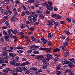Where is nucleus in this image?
Instances as JSON below:
<instances>
[{
    "label": "nucleus",
    "mask_w": 75,
    "mask_h": 75,
    "mask_svg": "<svg viewBox=\"0 0 75 75\" xmlns=\"http://www.w3.org/2000/svg\"><path fill=\"white\" fill-rule=\"evenodd\" d=\"M43 64L44 65L47 66L49 65V63H48V62L46 60L45 61V62L43 63Z\"/></svg>",
    "instance_id": "obj_14"
},
{
    "label": "nucleus",
    "mask_w": 75,
    "mask_h": 75,
    "mask_svg": "<svg viewBox=\"0 0 75 75\" xmlns=\"http://www.w3.org/2000/svg\"><path fill=\"white\" fill-rule=\"evenodd\" d=\"M63 45H64V46L66 47L67 46H68V45H69V43L67 42H63Z\"/></svg>",
    "instance_id": "obj_15"
},
{
    "label": "nucleus",
    "mask_w": 75,
    "mask_h": 75,
    "mask_svg": "<svg viewBox=\"0 0 75 75\" xmlns=\"http://www.w3.org/2000/svg\"><path fill=\"white\" fill-rule=\"evenodd\" d=\"M68 66L70 68H73L74 67V64H73V63L72 62H69L68 61Z\"/></svg>",
    "instance_id": "obj_3"
},
{
    "label": "nucleus",
    "mask_w": 75,
    "mask_h": 75,
    "mask_svg": "<svg viewBox=\"0 0 75 75\" xmlns=\"http://www.w3.org/2000/svg\"><path fill=\"white\" fill-rule=\"evenodd\" d=\"M49 24H50V25H54V23H52V22H51V21H49L48 22Z\"/></svg>",
    "instance_id": "obj_48"
},
{
    "label": "nucleus",
    "mask_w": 75,
    "mask_h": 75,
    "mask_svg": "<svg viewBox=\"0 0 75 75\" xmlns=\"http://www.w3.org/2000/svg\"><path fill=\"white\" fill-rule=\"evenodd\" d=\"M25 65H29L30 64V63L28 62H25Z\"/></svg>",
    "instance_id": "obj_59"
},
{
    "label": "nucleus",
    "mask_w": 75,
    "mask_h": 75,
    "mask_svg": "<svg viewBox=\"0 0 75 75\" xmlns=\"http://www.w3.org/2000/svg\"><path fill=\"white\" fill-rule=\"evenodd\" d=\"M28 29L29 30H30L31 31H34V30H35V29L33 28H28Z\"/></svg>",
    "instance_id": "obj_35"
},
{
    "label": "nucleus",
    "mask_w": 75,
    "mask_h": 75,
    "mask_svg": "<svg viewBox=\"0 0 75 75\" xmlns=\"http://www.w3.org/2000/svg\"><path fill=\"white\" fill-rule=\"evenodd\" d=\"M42 69H47V67L45 66H42Z\"/></svg>",
    "instance_id": "obj_57"
},
{
    "label": "nucleus",
    "mask_w": 75,
    "mask_h": 75,
    "mask_svg": "<svg viewBox=\"0 0 75 75\" xmlns=\"http://www.w3.org/2000/svg\"><path fill=\"white\" fill-rule=\"evenodd\" d=\"M30 70H32L33 71H37L38 70V69L35 67H32L30 69Z\"/></svg>",
    "instance_id": "obj_12"
},
{
    "label": "nucleus",
    "mask_w": 75,
    "mask_h": 75,
    "mask_svg": "<svg viewBox=\"0 0 75 75\" xmlns=\"http://www.w3.org/2000/svg\"><path fill=\"white\" fill-rule=\"evenodd\" d=\"M13 50L14 49L13 47H10L9 50H6V51H8V52H13Z\"/></svg>",
    "instance_id": "obj_8"
},
{
    "label": "nucleus",
    "mask_w": 75,
    "mask_h": 75,
    "mask_svg": "<svg viewBox=\"0 0 75 75\" xmlns=\"http://www.w3.org/2000/svg\"><path fill=\"white\" fill-rule=\"evenodd\" d=\"M34 6L35 7H39V5L38 4H37L36 3H34Z\"/></svg>",
    "instance_id": "obj_38"
},
{
    "label": "nucleus",
    "mask_w": 75,
    "mask_h": 75,
    "mask_svg": "<svg viewBox=\"0 0 75 75\" xmlns=\"http://www.w3.org/2000/svg\"><path fill=\"white\" fill-rule=\"evenodd\" d=\"M11 30L12 32H13V34H15V35H16V34H17L18 33V32H17V30H14V32L13 30Z\"/></svg>",
    "instance_id": "obj_20"
},
{
    "label": "nucleus",
    "mask_w": 75,
    "mask_h": 75,
    "mask_svg": "<svg viewBox=\"0 0 75 75\" xmlns=\"http://www.w3.org/2000/svg\"><path fill=\"white\" fill-rule=\"evenodd\" d=\"M56 73L58 75H59L61 74V72L60 71H56Z\"/></svg>",
    "instance_id": "obj_24"
},
{
    "label": "nucleus",
    "mask_w": 75,
    "mask_h": 75,
    "mask_svg": "<svg viewBox=\"0 0 75 75\" xmlns=\"http://www.w3.org/2000/svg\"><path fill=\"white\" fill-rule=\"evenodd\" d=\"M9 55L11 57H12L13 58H14V54L12 53H9Z\"/></svg>",
    "instance_id": "obj_21"
},
{
    "label": "nucleus",
    "mask_w": 75,
    "mask_h": 75,
    "mask_svg": "<svg viewBox=\"0 0 75 75\" xmlns=\"http://www.w3.org/2000/svg\"><path fill=\"white\" fill-rule=\"evenodd\" d=\"M53 51V52H57L60 51V49H58V48H57L56 49L54 50Z\"/></svg>",
    "instance_id": "obj_16"
},
{
    "label": "nucleus",
    "mask_w": 75,
    "mask_h": 75,
    "mask_svg": "<svg viewBox=\"0 0 75 75\" xmlns=\"http://www.w3.org/2000/svg\"><path fill=\"white\" fill-rule=\"evenodd\" d=\"M30 12H29V11H26L25 12V14L29 15V14H30Z\"/></svg>",
    "instance_id": "obj_54"
},
{
    "label": "nucleus",
    "mask_w": 75,
    "mask_h": 75,
    "mask_svg": "<svg viewBox=\"0 0 75 75\" xmlns=\"http://www.w3.org/2000/svg\"><path fill=\"white\" fill-rule=\"evenodd\" d=\"M7 54L5 52H3V53L0 54L1 57H5V56H7Z\"/></svg>",
    "instance_id": "obj_10"
},
{
    "label": "nucleus",
    "mask_w": 75,
    "mask_h": 75,
    "mask_svg": "<svg viewBox=\"0 0 75 75\" xmlns=\"http://www.w3.org/2000/svg\"><path fill=\"white\" fill-rule=\"evenodd\" d=\"M66 20H67V21H68V22H71V19H70L69 18H67V19H66Z\"/></svg>",
    "instance_id": "obj_56"
},
{
    "label": "nucleus",
    "mask_w": 75,
    "mask_h": 75,
    "mask_svg": "<svg viewBox=\"0 0 75 75\" xmlns=\"http://www.w3.org/2000/svg\"><path fill=\"white\" fill-rule=\"evenodd\" d=\"M33 17H38V15L37 14H34L33 16Z\"/></svg>",
    "instance_id": "obj_62"
},
{
    "label": "nucleus",
    "mask_w": 75,
    "mask_h": 75,
    "mask_svg": "<svg viewBox=\"0 0 75 75\" xmlns=\"http://www.w3.org/2000/svg\"><path fill=\"white\" fill-rule=\"evenodd\" d=\"M20 65V64L19 63H17L15 64V66H17V67H19Z\"/></svg>",
    "instance_id": "obj_58"
},
{
    "label": "nucleus",
    "mask_w": 75,
    "mask_h": 75,
    "mask_svg": "<svg viewBox=\"0 0 75 75\" xmlns=\"http://www.w3.org/2000/svg\"><path fill=\"white\" fill-rule=\"evenodd\" d=\"M15 70H17V71L19 72H21L23 71V69L21 67H19L18 68H15Z\"/></svg>",
    "instance_id": "obj_5"
},
{
    "label": "nucleus",
    "mask_w": 75,
    "mask_h": 75,
    "mask_svg": "<svg viewBox=\"0 0 75 75\" xmlns=\"http://www.w3.org/2000/svg\"><path fill=\"white\" fill-rule=\"evenodd\" d=\"M33 21V22H36L37 21L38 19L37 18L35 17H33L32 18Z\"/></svg>",
    "instance_id": "obj_17"
},
{
    "label": "nucleus",
    "mask_w": 75,
    "mask_h": 75,
    "mask_svg": "<svg viewBox=\"0 0 75 75\" xmlns=\"http://www.w3.org/2000/svg\"><path fill=\"white\" fill-rule=\"evenodd\" d=\"M54 23L55 26H57V25H58L59 24V23H58V22H56L55 21L54 22Z\"/></svg>",
    "instance_id": "obj_46"
},
{
    "label": "nucleus",
    "mask_w": 75,
    "mask_h": 75,
    "mask_svg": "<svg viewBox=\"0 0 75 75\" xmlns=\"http://www.w3.org/2000/svg\"><path fill=\"white\" fill-rule=\"evenodd\" d=\"M59 59V58L58 57H56L54 59V61H57Z\"/></svg>",
    "instance_id": "obj_49"
},
{
    "label": "nucleus",
    "mask_w": 75,
    "mask_h": 75,
    "mask_svg": "<svg viewBox=\"0 0 75 75\" xmlns=\"http://www.w3.org/2000/svg\"><path fill=\"white\" fill-rule=\"evenodd\" d=\"M30 38L31 39L32 41H37V40L35 38H34V37L32 36L30 37Z\"/></svg>",
    "instance_id": "obj_11"
},
{
    "label": "nucleus",
    "mask_w": 75,
    "mask_h": 75,
    "mask_svg": "<svg viewBox=\"0 0 75 75\" xmlns=\"http://www.w3.org/2000/svg\"><path fill=\"white\" fill-rule=\"evenodd\" d=\"M28 20L30 21H31L32 20V18H31V16L28 17Z\"/></svg>",
    "instance_id": "obj_55"
},
{
    "label": "nucleus",
    "mask_w": 75,
    "mask_h": 75,
    "mask_svg": "<svg viewBox=\"0 0 75 75\" xmlns=\"http://www.w3.org/2000/svg\"><path fill=\"white\" fill-rule=\"evenodd\" d=\"M35 2V1L34 0H29L28 1V3H33Z\"/></svg>",
    "instance_id": "obj_22"
},
{
    "label": "nucleus",
    "mask_w": 75,
    "mask_h": 75,
    "mask_svg": "<svg viewBox=\"0 0 75 75\" xmlns=\"http://www.w3.org/2000/svg\"><path fill=\"white\" fill-rule=\"evenodd\" d=\"M17 52L18 53H23V51L20 50H17Z\"/></svg>",
    "instance_id": "obj_36"
},
{
    "label": "nucleus",
    "mask_w": 75,
    "mask_h": 75,
    "mask_svg": "<svg viewBox=\"0 0 75 75\" xmlns=\"http://www.w3.org/2000/svg\"><path fill=\"white\" fill-rule=\"evenodd\" d=\"M31 71L30 70H26L25 73L26 74H28L30 73Z\"/></svg>",
    "instance_id": "obj_37"
},
{
    "label": "nucleus",
    "mask_w": 75,
    "mask_h": 75,
    "mask_svg": "<svg viewBox=\"0 0 75 75\" xmlns=\"http://www.w3.org/2000/svg\"><path fill=\"white\" fill-rule=\"evenodd\" d=\"M37 59H41V58H43V57L41 56H38L36 57Z\"/></svg>",
    "instance_id": "obj_40"
},
{
    "label": "nucleus",
    "mask_w": 75,
    "mask_h": 75,
    "mask_svg": "<svg viewBox=\"0 0 75 75\" xmlns=\"http://www.w3.org/2000/svg\"><path fill=\"white\" fill-rule=\"evenodd\" d=\"M47 43L48 44L49 46L51 47L52 45V43L50 41H47Z\"/></svg>",
    "instance_id": "obj_30"
},
{
    "label": "nucleus",
    "mask_w": 75,
    "mask_h": 75,
    "mask_svg": "<svg viewBox=\"0 0 75 75\" xmlns=\"http://www.w3.org/2000/svg\"><path fill=\"white\" fill-rule=\"evenodd\" d=\"M36 13L38 14L39 13H42V11L40 10H37L36 11Z\"/></svg>",
    "instance_id": "obj_45"
},
{
    "label": "nucleus",
    "mask_w": 75,
    "mask_h": 75,
    "mask_svg": "<svg viewBox=\"0 0 75 75\" xmlns=\"http://www.w3.org/2000/svg\"><path fill=\"white\" fill-rule=\"evenodd\" d=\"M15 71L11 72V74H13V75H17V73H18L17 72V71H16V70L15 69Z\"/></svg>",
    "instance_id": "obj_13"
},
{
    "label": "nucleus",
    "mask_w": 75,
    "mask_h": 75,
    "mask_svg": "<svg viewBox=\"0 0 75 75\" xmlns=\"http://www.w3.org/2000/svg\"><path fill=\"white\" fill-rule=\"evenodd\" d=\"M33 52L34 54H39V52L37 51L36 50H33Z\"/></svg>",
    "instance_id": "obj_29"
},
{
    "label": "nucleus",
    "mask_w": 75,
    "mask_h": 75,
    "mask_svg": "<svg viewBox=\"0 0 75 75\" xmlns=\"http://www.w3.org/2000/svg\"><path fill=\"white\" fill-rule=\"evenodd\" d=\"M45 57L48 59H52L53 58V57L52 56V55L50 54H48L45 55Z\"/></svg>",
    "instance_id": "obj_1"
},
{
    "label": "nucleus",
    "mask_w": 75,
    "mask_h": 75,
    "mask_svg": "<svg viewBox=\"0 0 75 75\" xmlns=\"http://www.w3.org/2000/svg\"><path fill=\"white\" fill-rule=\"evenodd\" d=\"M50 11L47 10L46 11V14H50Z\"/></svg>",
    "instance_id": "obj_61"
},
{
    "label": "nucleus",
    "mask_w": 75,
    "mask_h": 75,
    "mask_svg": "<svg viewBox=\"0 0 75 75\" xmlns=\"http://www.w3.org/2000/svg\"><path fill=\"white\" fill-rule=\"evenodd\" d=\"M65 46L64 45L61 46L60 47V48L62 49L63 51H65Z\"/></svg>",
    "instance_id": "obj_19"
},
{
    "label": "nucleus",
    "mask_w": 75,
    "mask_h": 75,
    "mask_svg": "<svg viewBox=\"0 0 75 75\" xmlns=\"http://www.w3.org/2000/svg\"><path fill=\"white\" fill-rule=\"evenodd\" d=\"M9 23L10 22L9 21H6L5 22V24H6L7 26H8V25H9Z\"/></svg>",
    "instance_id": "obj_33"
},
{
    "label": "nucleus",
    "mask_w": 75,
    "mask_h": 75,
    "mask_svg": "<svg viewBox=\"0 0 75 75\" xmlns=\"http://www.w3.org/2000/svg\"><path fill=\"white\" fill-rule=\"evenodd\" d=\"M39 16L40 18L42 19L44 18V15L42 14H39Z\"/></svg>",
    "instance_id": "obj_26"
},
{
    "label": "nucleus",
    "mask_w": 75,
    "mask_h": 75,
    "mask_svg": "<svg viewBox=\"0 0 75 75\" xmlns=\"http://www.w3.org/2000/svg\"><path fill=\"white\" fill-rule=\"evenodd\" d=\"M48 3L49 4V6H52V2L48 1Z\"/></svg>",
    "instance_id": "obj_39"
},
{
    "label": "nucleus",
    "mask_w": 75,
    "mask_h": 75,
    "mask_svg": "<svg viewBox=\"0 0 75 75\" xmlns=\"http://www.w3.org/2000/svg\"><path fill=\"white\" fill-rule=\"evenodd\" d=\"M0 41L1 42H4V39L3 38H1L0 39Z\"/></svg>",
    "instance_id": "obj_43"
},
{
    "label": "nucleus",
    "mask_w": 75,
    "mask_h": 75,
    "mask_svg": "<svg viewBox=\"0 0 75 75\" xmlns=\"http://www.w3.org/2000/svg\"><path fill=\"white\" fill-rule=\"evenodd\" d=\"M64 33H65V34H67V35H71V33L69 31H64Z\"/></svg>",
    "instance_id": "obj_31"
},
{
    "label": "nucleus",
    "mask_w": 75,
    "mask_h": 75,
    "mask_svg": "<svg viewBox=\"0 0 75 75\" xmlns=\"http://www.w3.org/2000/svg\"><path fill=\"white\" fill-rule=\"evenodd\" d=\"M56 18H57V19H61V16L59 15H56Z\"/></svg>",
    "instance_id": "obj_18"
},
{
    "label": "nucleus",
    "mask_w": 75,
    "mask_h": 75,
    "mask_svg": "<svg viewBox=\"0 0 75 75\" xmlns=\"http://www.w3.org/2000/svg\"><path fill=\"white\" fill-rule=\"evenodd\" d=\"M69 55V53L68 52H67L66 53V54L64 55V56L65 57H67V56H68Z\"/></svg>",
    "instance_id": "obj_51"
},
{
    "label": "nucleus",
    "mask_w": 75,
    "mask_h": 75,
    "mask_svg": "<svg viewBox=\"0 0 75 75\" xmlns=\"http://www.w3.org/2000/svg\"><path fill=\"white\" fill-rule=\"evenodd\" d=\"M73 71H71V72L69 73L68 75H75V74H74L73 73Z\"/></svg>",
    "instance_id": "obj_47"
},
{
    "label": "nucleus",
    "mask_w": 75,
    "mask_h": 75,
    "mask_svg": "<svg viewBox=\"0 0 75 75\" xmlns=\"http://www.w3.org/2000/svg\"><path fill=\"white\" fill-rule=\"evenodd\" d=\"M41 41H42L43 43L45 44H46L47 43V40L45 38H41Z\"/></svg>",
    "instance_id": "obj_6"
},
{
    "label": "nucleus",
    "mask_w": 75,
    "mask_h": 75,
    "mask_svg": "<svg viewBox=\"0 0 75 75\" xmlns=\"http://www.w3.org/2000/svg\"><path fill=\"white\" fill-rule=\"evenodd\" d=\"M22 8H23V9L24 10H25L26 11H27V10H28V9H27V8L25 6L23 5L22 6Z\"/></svg>",
    "instance_id": "obj_32"
},
{
    "label": "nucleus",
    "mask_w": 75,
    "mask_h": 75,
    "mask_svg": "<svg viewBox=\"0 0 75 75\" xmlns=\"http://www.w3.org/2000/svg\"><path fill=\"white\" fill-rule=\"evenodd\" d=\"M5 13L7 16H10L12 13V12L9 10H7L6 11Z\"/></svg>",
    "instance_id": "obj_2"
},
{
    "label": "nucleus",
    "mask_w": 75,
    "mask_h": 75,
    "mask_svg": "<svg viewBox=\"0 0 75 75\" xmlns=\"http://www.w3.org/2000/svg\"><path fill=\"white\" fill-rule=\"evenodd\" d=\"M7 47H3L2 48V51H4V52H5V51H6V50H7Z\"/></svg>",
    "instance_id": "obj_28"
},
{
    "label": "nucleus",
    "mask_w": 75,
    "mask_h": 75,
    "mask_svg": "<svg viewBox=\"0 0 75 75\" xmlns=\"http://www.w3.org/2000/svg\"><path fill=\"white\" fill-rule=\"evenodd\" d=\"M11 61L13 62H18V61L17 60L14 59V58L11 59Z\"/></svg>",
    "instance_id": "obj_27"
},
{
    "label": "nucleus",
    "mask_w": 75,
    "mask_h": 75,
    "mask_svg": "<svg viewBox=\"0 0 75 75\" xmlns=\"http://www.w3.org/2000/svg\"><path fill=\"white\" fill-rule=\"evenodd\" d=\"M33 52V50H28L27 52V53L28 54H30V53H31Z\"/></svg>",
    "instance_id": "obj_52"
},
{
    "label": "nucleus",
    "mask_w": 75,
    "mask_h": 75,
    "mask_svg": "<svg viewBox=\"0 0 75 75\" xmlns=\"http://www.w3.org/2000/svg\"><path fill=\"white\" fill-rule=\"evenodd\" d=\"M35 74L37 75H41V74L40 73H38V71H36Z\"/></svg>",
    "instance_id": "obj_64"
},
{
    "label": "nucleus",
    "mask_w": 75,
    "mask_h": 75,
    "mask_svg": "<svg viewBox=\"0 0 75 75\" xmlns=\"http://www.w3.org/2000/svg\"><path fill=\"white\" fill-rule=\"evenodd\" d=\"M5 4H10L9 0H5Z\"/></svg>",
    "instance_id": "obj_34"
},
{
    "label": "nucleus",
    "mask_w": 75,
    "mask_h": 75,
    "mask_svg": "<svg viewBox=\"0 0 75 75\" xmlns=\"http://www.w3.org/2000/svg\"><path fill=\"white\" fill-rule=\"evenodd\" d=\"M48 36L50 38H52V35L51 33H49L48 34Z\"/></svg>",
    "instance_id": "obj_53"
},
{
    "label": "nucleus",
    "mask_w": 75,
    "mask_h": 75,
    "mask_svg": "<svg viewBox=\"0 0 75 75\" xmlns=\"http://www.w3.org/2000/svg\"><path fill=\"white\" fill-rule=\"evenodd\" d=\"M47 48H40V50H43L44 51H47Z\"/></svg>",
    "instance_id": "obj_60"
},
{
    "label": "nucleus",
    "mask_w": 75,
    "mask_h": 75,
    "mask_svg": "<svg viewBox=\"0 0 75 75\" xmlns=\"http://www.w3.org/2000/svg\"><path fill=\"white\" fill-rule=\"evenodd\" d=\"M68 61H67V59H62V63L64 65V64H68Z\"/></svg>",
    "instance_id": "obj_7"
},
{
    "label": "nucleus",
    "mask_w": 75,
    "mask_h": 75,
    "mask_svg": "<svg viewBox=\"0 0 75 75\" xmlns=\"http://www.w3.org/2000/svg\"><path fill=\"white\" fill-rule=\"evenodd\" d=\"M20 27L21 28V29H23V28H25V25L23 24L21 25Z\"/></svg>",
    "instance_id": "obj_25"
},
{
    "label": "nucleus",
    "mask_w": 75,
    "mask_h": 75,
    "mask_svg": "<svg viewBox=\"0 0 75 75\" xmlns=\"http://www.w3.org/2000/svg\"><path fill=\"white\" fill-rule=\"evenodd\" d=\"M43 58L44 57L42 58H41V60H42V62H45L47 60H46L45 59Z\"/></svg>",
    "instance_id": "obj_44"
},
{
    "label": "nucleus",
    "mask_w": 75,
    "mask_h": 75,
    "mask_svg": "<svg viewBox=\"0 0 75 75\" xmlns=\"http://www.w3.org/2000/svg\"><path fill=\"white\" fill-rule=\"evenodd\" d=\"M10 64L11 65H14L16 64V62H10Z\"/></svg>",
    "instance_id": "obj_42"
},
{
    "label": "nucleus",
    "mask_w": 75,
    "mask_h": 75,
    "mask_svg": "<svg viewBox=\"0 0 75 75\" xmlns=\"http://www.w3.org/2000/svg\"><path fill=\"white\" fill-rule=\"evenodd\" d=\"M46 8L47 10L50 11H52L54 10L53 7H52V6H48Z\"/></svg>",
    "instance_id": "obj_9"
},
{
    "label": "nucleus",
    "mask_w": 75,
    "mask_h": 75,
    "mask_svg": "<svg viewBox=\"0 0 75 75\" xmlns=\"http://www.w3.org/2000/svg\"><path fill=\"white\" fill-rule=\"evenodd\" d=\"M40 47L39 46H36L35 45H32L30 47V49L33 50L34 48H39Z\"/></svg>",
    "instance_id": "obj_4"
},
{
    "label": "nucleus",
    "mask_w": 75,
    "mask_h": 75,
    "mask_svg": "<svg viewBox=\"0 0 75 75\" xmlns=\"http://www.w3.org/2000/svg\"><path fill=\"white\" fill-rule=\"evenodd\" d=\"M71 71L70 69H68L65 71V72H71Z\"/></svg>",
    "instance_id": "obj_63"
},
{
    "label": "nucleus",
    "mask_w": 75,
    "mask_h": 75,
    "mask_svg": "<svg viewBox=\"0 0 75 75\" xmlns=\"http://www.w3.org/2000/svg\"><path fill=\"white\" fill-rule=\"evenodd\" d=\"M16 48L17 50H22L23 49V47L21 46H18L16 47Z\"/></svg>",
    "instance_id": "obj_23"
},
{
    "label": "nucleus",
    "mask_w": 75,
    "mask_h": 75,
    "mask_svg": "<svg viewBox=\"0 0 75 75\" xmlns=\"http://www.w3.org/2000/svg\"><path fill=\"white\" fill-rule=\"evenodd\" d=\"M27 61V59L25 57H24L22 59V61Z\"/></svg>",
    "instance_id": "obj_50"
},
{
    "label": "nucleus",
    "mask_w": 75,
    "mask_h": 75,
    "mask_svg": "<svg viewBox=\"0 0 75 75\" xmlns=\"http://www.w3.org/2000/svg\"><path fill=\"white\" fill-rule=\"evenodd\" d=\"M21 8H22V7H20L19 8H18V12H20L21 10Z\"/></svg>",
    "instance_id": "obj_41"
}]
</instances>
